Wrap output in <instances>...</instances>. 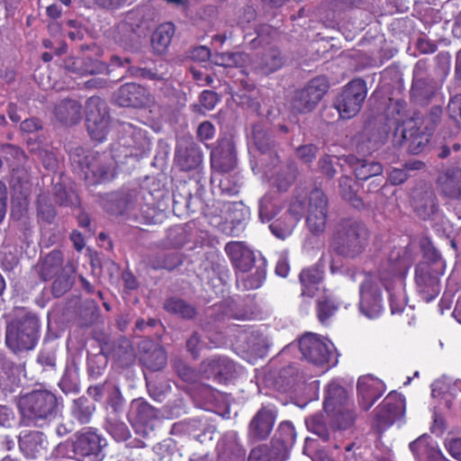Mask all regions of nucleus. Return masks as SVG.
Masks as SVG:
<instances>
[{"mask_svg": "<svg viewBox=\"0 0 461 461\" xmlns=\"http://www.w3.org/2000/svg\"><path fill=\"white\" fill-rule=\"evenodd\" d=\"M320 167L322 172L329 177H333L336 171L332 167L331 158L326 156L320 160Z\"/></svg>", "mask_w": 461, "mask_h": 461, "instance_id": "64", "label": "nucleus"}, {"mask_svg": "<svg viewBox=\"0 0 461 461\" xmlns=\"http://www.w3.org/2000/svg\"><path fill=\"white\" fill-rule=\"evenodd\" d=\"M274 423L273 411L267 408H261L249 423V437L253 440L265 439L270 434Z\"/></svg>", "mask_w": 461, "mask_h": 461, "instance_id": "24", "label": "nucleus"}, {"mask_svg": "<svg viewBox=\"0 0 461 461\" xmlns=\"http://www.w3.org/2000/svg\"><path fill=\"white\" fill-rule=\"evenodd\" d=\"M304 212V203L302 199L295 197L290 203L288 209V218L290 220H295V223L300 221Z\"/></svg>", "mask_w": 461, "mask_h": 461, "instance_id": "52", "label": "nucleus"}, {"mask_svg": "<svg viewBox=\"0 0 461 461\" xmlns=\"http://www.w3.org/2000/svg\"><path fill=\"white\" fill-rule=\"evenodd\" d=\"M402 138L409 141V149L413 153H420L429 143V136L418 130L403 131Z\"/></svg>", "mask_w": 461, "mask_h": 461, "instance_id": "39", "label": "nucleus"}, {"mask_svg": "<svg viewBox=\"0 0 461 461\" xmlns=\"http://www.w3.org/2000/svg\"><path fill=\"white\" fill-rule=\"evenodd\" d=\"M82 67L79 68L82 74H95L105 69V66L93 59L87 58L80 61Z\"/></svg>", "mask_w": 461, "mask_h": 461, "instance_id": "53", "label": "nucleus"}, {"mask_svg": "<svg viewBox=\"0 0 461 461\" xmlns=\"http://www.w3.org/2000/svg\"><path fill=\"white\" fill-rule=\"evenodd\" d=\"M329 88L328 81L325 77H318L312 79L308 85L302 89V96L309 97L303 104H296L295 111L299 113L310 112L320 102Z\"/></svg>", "mask_w": 461, "mask_h": 461, "instance_id": "20", "label": "nucleus"}, {"mask_svg": "<svg viewBox=\"0 0 461 461\" xmlns=\"http://www.w3.org/2000/svg\"><path fill=\"white\" fill-rule=\"evenodd\" d=\"M84 175L90 184H100L112 180L115 176L114 161L112 158L107 160L101 158H93L87 163Z\"/></svg>", "mask_w": 461, "mask_h": 461, "instance_id": "22", "label": "nucleus"}, {"mask_svg": "<svg viewBox=\"0 0 461 461\" xmlns=\"http://www.w3.org/2000/svg\"><path fill=\"white\" fill-rule=\"evenodd\" d=\"M317 148L313 145H303L297 149V157L304 163L311 162L316 155Z\"/></svg>", "mask_w": 461, "mask_h": 461, "instance_id": "55", "label": "nucleus"}, {"mask_svg": "<svg viewBox=\"0 0 461 461\" xmlns=\"http://www.w3.org/2000/svg\"><path fill=\"white\" fill-rule=\"evenodd\" d=\"M177 373L185 382L193 383L198 378V374L193 368L185 365L178 366Z\"/></svg>", "mask_w": 461, "mask_h": 461, "instance_id": "61", "label": "nucleus"}, {"mask_svg": "<svg viewBox=\"0 0 461 461\" xmlns=\"http://www.w3.org/2000/svg\"><path fill=\"white\" fill-rule=\"evenodd\" d=\"M106 445L104 438L90 429L77 434L73 442L59 444L54 455L57 457L74 458L77 461H101L103 448Z\"/></svg>", "mask_w": 461, "mask_h": 461, "instance_id": "3", "label": "nucleus"}, {"mask_svg": "<svg viewBox=\"0 0 461 461\" xmlns=\"http://www.w3.org/2000/svg\"><path fill=\"white\" fill-rule=\"evenodd\" d=\"M435 89L434 85L415 77L411 87V95L417 100L428 101L434 95Z\"/></svg>", "mask_w": 461, "mask_h": 461, "instance_id": "44", "label": "nucleus"}, {"mask_svg": "<svg viewBox=\"0 0 461 461\" xmlns=\"http://www.w3.org/2000/svg\"><path fill=\"white\" fill-rule=\"evenodd\" d=\"M117 30L119 33L123 32L125 34L119 38V41L122 43L127 44L129 41L133 40L135 32L127 22L121 23L118 25Z\"/></svg>", "mask_w": 461, "mask_h": 461, "instance_id": "59", "label": "nucleus"}, {"mask_svg": "<svg viewBox=\"0 0 461 461\" xmlns=\"http://www.w3.org/2000/svg\"><path fill=\"white\" fill-rule=\"evenodd\" d=\"M384 392V382L372 375L362 376L357 381L358 402L365 411L371 408Z\"/></svg>", "mask_w": 461, "mask_h": 461, "instance_id": "18", "label": "nucleus"}, {"mask_svg": "<svg viewBox=\"0 0 461 461\" xmlns=\"http://www.w3.org/2000/svg\"><path fill=\"white\" fill-rule=\"evenodd\" d=\"M328 216V202L323 192L315 189L309 196L306 224L313 234L324 231Z\"/></svg>", "mask_w": 461, "mask_h": 461, "instance_id": "12", "label": "nucleus"}, {"mask_svg": "<svg viewBox=\"0 0 461 461\" xmlns=\"http://www.w3.org/2000/svg\"><path fill=\"white\" fill-rule=\"evenodd\" d=\"M181 263V258L175 253L162 254L150 260V266L154 269L165 268L172 270Z\"/></svg>", "mask_w": 461, "mask_h": 461, "instance_id": "47", "label": "nucleus"}, {"mask_svg": "<svg viewBox=\"0 0 461 461\" xmlns=\"http://www.w3.org/2000/svg\"><path fill=\"white\" fill-rule=\"evenodd\" d=\"M299 279L302 285L301 296L303 298L306 306H308L310 300L318 290V285L322 279V273L316 267L304 268L300 273Z\"/></svg>", "mask_w": 461, "mask_h": 461, "instance_id": "25", "label": "nucleus"}, {"mask_svg": "<svg viewBox=\"0 0 461 461\" xmlns=\"http://www.w3.org/2000/svg\"><path fill=\"white\" fill-rule=\"evenodd\" d=\"M244 339L247 340L246 349L257 357H263L267 349V339L258 331H252L250 334H244Z\"/></svg>", "mask_w": 461, "mask_h": 461, "instance_id": "36", "label": "nucleus"}, {"mask_svg": "<svg viewBox=\"0 0 461 461\" xmlns=\"http://www.w3.org/2000/svg\"><path fill=\"white\" fill-rule=\"evenodd\" d=\"M197 134L202 140H210L214 135V127L211 122H203L199 125Z\"/></svg>", "mask_w": 461, "mask_h": 461, "instance_id": "60", "label": "nucleus"}, {"mask_svg": "<svg viewBox=\"0 0 461 461\" xmlns=\"http://www.w3.org/2000/svg\"><path fill=\"white\" fill-rule=\"evenodd\" d=\"M408 177L405 168H393L389 173L388 179L392 185H396L404 183Z\"/></svg>", "mask_w": 461, "mask_h": 461, "instance_id": "58", "label": "nucleus"}, {"mask_svg": "<svg viewBox=\"0 0 461 461\" xmlns=\"http://www.w3.org/2000/svg\"><path fill=\"white\" fill-rule=\"evenodd\" d=\"M143 361L148 368L157 371L166 365L167 355L163 348L155 347L151 353L143 357Z\"/></svg>", "mask_w": 461, "mask_h": 461, "instance_id": "46", "label": "nucleus"}, {"mask_svg": "<svg viewBox=\"0 0 461 461\" xmlns=\"http://www.w3.org/2000/svg\"><path fill=\"white\" fill-rule=\"evenodd\" d=\"M199 373L203 377L221 382L234 375L236 366L225 357L212 356L202 363Z\"/></svg>", "mask_w": 461, "mask_h": 461, "instance_id": "15", "label": "nucleus"}, {"mask_svg": "<svg viewBox=\"0 0 461 461\" xmlns=\"http://www.w3.org/2000/svg\"><path fill=\"white\" fill-rule=\"evenodd\" d=\"M354 181L348 176H341L339 179V188L344 199L352 201L355 198L353 187Z\"/></svg>", "mask_w": 461, "mask_h": 461, "instance_id": "54", "label": "nucleus"}, {"mask_svg": "<svg viewBox=\"0 0 461 461\" xmlns=\"http://www.w3.org/2000/svg\"><path fill=\"white\" fill-rule=\"evenodd\" d=\"M225 252L237 269V284L245 290L261 286L266 276L263 267H255L253 251L243 242L230 241L225 246Z\"/></svg>", "mask_w": 461, "mask_h": 461, "instance_id": "2", "label": "nucleus"}, {"mask_svg": "<svg viewBox=\"0 0 461 461\" xmlns=\"http://www.w3.org/2000/svg\"><path fill=\"white\" fill-rule=\"evenodd\" d=\"M19 406L23 417L38 422L55 412L57 399L48 391H36L24 396L20 401Z\"/></svg>", "mask_w": 461, "mask_h": 461, "instance_id": "8", "label": "nucleus"}, {"mask_svg": "<svg viewBox=\"0 0 461 461\" xmlns=\"http://www.w3.org/2000/svg\"><path fill=\"white\" fill-rule=\"evenodd\" d=\"M63 263L62 253L53 250L49 253L40 264V275L43 280H50L60 272Z\"/></svg>", "mask_w": 461, "mask_h": 461, "instance_id": "29", "label": "nucleus"}, {"mask_svg": "<svg viewBox=\"0 0 461 461\" xmlns=\"http://www.w3.org/2000/svg\"><path fill=\"white\" fill-rule=\"evenodd\" d=\"M108 114L105 103L91 97L86 103V127L92 139L103 141L108 132Z\"/></svg>", "mask_w": 461, "mask_h": 461, "instance_id": "11", "label": "nucleus"}, {"mask_svg": "<svg viewBox=\"0 0 461 461\" xmlns=\"http://www.w3.org/2000/svg\"><path fill=\"white\" fill-rule=\"evenodd\" d=\"M326 416H332V413H317L305 420L308 429L324 440H327L330 435Z\"/></svg>", "mask_w": 461, "mask_h": 461, "instance_id": "35", "label": "nucleus"}, {"mask_svg": "<svg viewBox=\"0 0 461 461\" xmlns=\"http://www.w3.org/2000/svg\"><path fill=\"white\" fill-rule=\"evenodd\" d=\"M278 212L277 203L272 195L266 194L259 201V218L262 222L269 221Z\"/></svg>", "mask_w": 461, "mask_h": 461, "instance_id": "45", "label": "nucleus"}, {"mask_svg": "<svg viewBox=\"0 0 461 461\" xmlns=\"http://www.w3.org/2000/svg\"><path fill=\"white\" fill-rule=\"evenodd\" d=\"M252 137L254 144L262 153L267 152L271 147L269 135L265 131L261 125H255L252 129Z\"/></svg>", "mask_w": 461, "mask_h": 461, "instance_id": "49", "label": "nucleus"}, {"mask_svg": "<svg viewBox=\"0 0 461 461\" xmlns=\"http://www.w3.org/2000/svg\"><path fill=\"white\" fill-rule=\"evenodd\" d=\"M367 89L366 82L362 79L350 81L338 96L335 106L343 119L354 117L361 109L366 97Z\"/></svg>", "mask_w": 461, "mask_h": 461, "instance_id": "9", "label": "nucleus"}, {"mask_svg": "<svg viewBox=\"0 0 461 461\" xmlns=\"http://www.w3.org/2000/svg\"><path fill=\"white\" fill-rule=\"evenodd\" d=\"M95 411V406L85 399L74 402L73 415L81 422L87 423Z\"/></svg>", "mask_w": 461, "mask_h": 461, "instance_id": "48", "label": "nucleus"}, {"mask_svg": "<svg viewBox=\"0 0 461 461\" xmlns=\"http://www.w3.org/2000/svg\"><path fill=\"white\" fill-rule=\"evenodd\" d=\"M201 104L207 110H212L214 108L215 104L218 102L217 94L213 91L204 90L202 92L200 95Z\"/></svg>", "mask_w": 461, "mask_h": 461, "instance_id": "56", "label": "nucleus"}, {"mask_svg": "<svg viewBox=\"0 0 461 461\" xmlns=\"http://www.w3.org/2000/svg\"><path fill=\"white\" fill-rule=\"evenodd\" d=\"M299 348L303 357L317 366L338 362V354L334 344L328 339L315 333H306L299 339Z\"/></svg>", "mask_w": 461, "mask_h": 461, "instance_id": "7", "label": "nucleus"}, {"mask_svg": "<svg viewBox=\"0 0 461 461\" xmlns=\"http://www.w3.org/2000/svg\"><path fill=\"white\" fill-rule=\"evenodd\" d=\"M284 64L279 50H270L262 58L257 67L265 74H269L279 69Z\"/></svg>", "mask_w": 461, "mask_h": 461, "instance_id": "37", "label": "nucleus"}, {"mask_svg": "<svg viewBox=\"0 0 461 461\" xmlns=\"http://www.w3.org/2000/svg\"><path fill=\"white\" fill-rule=\"evenodd\" d=\"M441 190L446 196L461 199V174L446 176L441 181Z\"/></svg>", "mask_w": 461, "mask_h": 461, "instance_id": "43", "label": "nucleus"}, {"mask_svg": "<svg viewBox=\"0 0 461 461\" xmlns=\"http://www.w3.org/2000/svg\"><path fill=\"white\" fill-rule=\"evenodd\" d=\"M212 167L221 172H229L236 165L233 142L230 139L221 140L211 154Z\"/></svg>", "mask_w": 461, "mask_h": 461, "instance_id": "19", "label": "nucleus"}, {"mask_svg": "<svg viewBox=\"0 0 461 461\" xmlns=\"http://www.w3.org/2000/svg\"><path fill=\"white\" fill-rule=\"evenodd\" d=\"M39 322L34 317L11 321L6 328L5 343L14 352L32 349L38 339Z\"/></svg>", "mask_w": 461, "mask_h": 461, "instance_id": "6", "label": "nucleus"}, {"mask_svg": "<svg viewBox=\"0 0 461 461\" xmlns=\"http://www.w3.org/2000/svg\"><path fill=\"white\" fill-rule=\"evenodd\" d=\"M405 412V399L395 392H391L374 410L372 424L379 430L392 426Z\"/></svg>", "mask_w": 461, "mask_h": 461, "instance_id": "10", "label": "nucleus"}, {"mask_svg": "<svg viewBox=\"0 0 461 461\" xmlns=\"http://www.w3.org/2000/svg\"><path fill=\"white\" fill-rule=\"evenodd\" d=\"M415 280L418 293L424 302L429 303L439 294V273L433 266L419 264L415 270Z\"/></svg>", "mask_w": 461, "mask_h": 461, "instance_id": "13", "label": "nucleus"}, {"mask_svg": "<svg viewBox=\"0 0 461 461\" xmlns=\"http://www.w3.org/2000/svg\"><path fill=\"white\" fill-rule=\"evenodd\" d=\"M329 88L328 81L325 77H318L312 79L308 85L302 89V96L309 97L303 104H296L295 111L299 113L310 112L320 102Z\"/></svg>", "mask_w": 461, "mask_h": 461, "instance_id": "21", "label": "nucleus"}, {"mask_svg": "<svg viewBox=\"0 0 461 461\" xmlns=\"http://www.w3.org/2000/svg\"><path fill=\"white\" fill-rule=\"evenodd\" d=\"M248 59V57L244 53L240 52H222L215 55L214 63L221 67H242Z\"/></svg>", "mask_w": 461, "mask_h": 461, "instance_id": "41", "label": "nucleus"}, {"mask_svg": "<svg viewBox=\"0 0 461 461\" xmlns=\"http://www.w3.org/2000/svg\"><path fill=\"white\" fill-rule=\"evenodd\" d=\"M175 162L183 171L194 170L201 165V150L191 137L183 136L177 140Z\"/></svg>", "mask_w": 461, "mask_h": 461, "instance_id": "14", "label": "nucleus"}, {"mask_svg": "<svg viewBox=\"0 0 461 461\" xmlns=\"http://www.w3.org/2000/svg\"><path fill=\"white\" fill-rule=\"evenodd\" d=\"M381 285H384L389 294L392 314L402 312L406 306L404 282L400 276L393 274L387 278L384 274L365 275L359 289V309L369 319L377 318L384 310Z\"/></svg>", "mask_w": 461, "mask_h": 461, "instance_id": "1", "label": "nucleus"}, {"mask_svg": "<svg viewBox=\"0 0 461 461\" xmlns=\"http://www.w3.org/2000/svg\"><path fill=\"white\" fill-rule=\"evenodd\" d=\"M295 226V220H290L285 215L271 223L269 229L276 238L285 240L292 234Z\"/></svg>", "mask_w": 461, "mask_h": 461, "instance_id": "40", "label": "nucleus"}, {"mask_svg": "<svg viewBox=\"0 0 461 461\" xmlns=\"http://www.w3.org/2000/svg\"><path fill=\"white\" fill-rule=\"evenodd\" d=\"M175 33V27L170 23L160 24L153 32L151 45L155 52L162 54L169 46Z\"/></svg>", "mask_w": 461, "mask_h": 461, "instance_id": "30", "label": "nucleus"}, {"mask_svg": "<svg viewBox=\"0 0 461 461\" xmlns=\"http://www.w3.org/2000/svg\"><path fill=\"white\" fill-rule=\"evenodd\" d=\"M165 309L172 313L178 314L183 318H193L195 310L191 305L185 303V301L177 298H170L165 303Z\"/></svg>", "mask_w": 461, "mask_h": 461, "instance_id": "42", "label": "nucleus"}, {"mask_svg": "<svg viewBox=\"0 0 461 461\" xmlns=\"http://www.w3.org/2000/svg\"><path fill=\"white\" fill-rule=\"evenodd\" d=\"M283 445H261L250 451L249 461H283Z\"/></svg>", "mask_w": 461, "mask_h": 461, "instance_id": "33", "label": "nucleus"}, {"mask_svg": "<svg viewBox=\"0 0 461 461\" xmlns=\"http://www.w3.org/2000/svg\"><path fill=\"white\" fill-rule=\"evenodd\" d=\"M323 408L327 414L332 413L333 425L338 429H348L355 422L357 416L353 405L348 402V393L337 382L328 384Z\"/></svg>", "mask_w": 461, "mask_h": 461, "instance_id": "4", "label": "nucleus"}, {"mask_svg": "<svg viewBox=\"0 0 461 461\" xmlns=\"http://www.w3.org/2000/svg\"><path fill=\"white\" fill-rule=\"evenodd\" d=\"M105 429L116 441H124L128 439L131 435L127 425L124 422L118 420L115 416H110L107 418Z\"/></svg>", "mask_w": 461, "mask_h": 461, "instance_id": "38", "label": "nucleus"}, {"mask_svg": "<svg viewBox=\"0 0 461 461\" xmlns=\"http://www.w3.org/2000/svg\"><path fill=\"white\" fill-rule=\"evenodd\" d=\"M114 100L121 106L140 107L148 105L151 102V96L145 87L129 83L118 89Z\"/></svg>", "mask_w": 461, "mask_h": 461, "instance_id": "17", "label": "nucleus"}, {"mask_svg": "<svg viewBox=\"0 0 461 461\" xmlns=\"http://www.w3.org/2000/svg\"><path fill=\"white\" fill-rule=\"evenodd\" d=\"M187 349L191 352V354L196 357L198 355V351L201 348V341L200 337L197 333H194L186 342Z\"/></svg>", "mask_w": 461, "mask_h": 461, "instance_id": "63", "label": "nucleus"}, {"mask_svg": "<svg viewBox=\"0 0 461 461\" xmlns=\"http://www.w3.org/2000/svg\"><path fill=\"white\" fill-rule=\"evenodd\" d=\"M44 437L40 431H23L19 437V447L23 454L31 458L44 448Z\"/></svg>", "mask_w": 461, "mask_h": 461, "instance_id": "27", "label": "nucleus"}, {"mask_svg": "<svg viewBox=\"0 0 461 461\" xmlns=\"http://www.w3.org/2000/svg\"><path fill=\"white\" fill-rule=\"evenodd\" d=\"M445 447L454 458L461 461V438L447 440Z\"/></svg>", "mask_w": 461, "mask_h": 461, "instance_id": "57", "label": "nucleus"}, {"mask_svg": "<svg viewBox=\"0 0 461 461\" xmlns=\"http://www.w3.org/2000/svg\"><path fill=\"white\" fill-rule=\"evenodd\" d=\"M352 165L356 177L359 180H367L372 176H379L383 172L382 165L375 161L359 159Z\"/></svg>", "mask_w": 461, "mask_h": 461, "instance_id": "34", "label": "nucleus"}, {"mask_svg": "<svg viewBox=\"0 0 461 461\" xmlns=\"http://www.w3.org/2000/svg\"><path fill=\"white\" fill-rule=\"evenodd\" d=\"M337 309L338 306L330 300H320L317 307V313L320 321L325 323V321L335 313Z\"/></svg>", "mask_w": 461, "mask_h": 461, "instance_id": "50", "label": "nucleus"}, {"mask_svg": "<svg viewBox=\"0 0 461 461\" xmlns=\"http://www.w3.org/2000/svg\"><path fill=\"white\" fill-rule=\"evenodd\" d=\"M130 417L137 422L146 424L158 416V411L143 399H135L131 403Z\"/></svg>", "mask_w": 461, "mask_h": 461, "instance_id": "32", "label": "nucleus"}, {"mask_svg": "<svg viewBox=\"0 0 461 461\" xmlns=\"http://www.w3.org/2000/svg\"><path fill=\"white\" fill-rule=\"evenodd\" d=\"M218 455L221 458H233L243 456L245 454L244 449L239 441V437L236 431L227 432L217 444Z\"/></svg>", "mask_w": 461, "mask_h": 461, "instance_id": "26", "label": "nucleus"}, {"mask_svg": "<svg viewBox=\"0 0 461 461\" xmlns=\"http://www.w3.org/2000/svg\"><path fill=\"white\" fill-rule=\"evenodd\" d=\"M218 208L221 210L220 218L231 223H240L245 221L249 216V208L242 203L235 202H217Z\"/></svg>", "mask_w": 461, "mask_h": 461, "instance_id": "28", "label": "nucleus"}, {"mask_svg": "<svg viewBox=\"0 0 461 461\" xmlns=\"http://www.w3.org/2000/svg\"><path fill=\"white\" fill-rule=\"evenodd\" d=\"M290 270L289 263L287 257L285 255H281L278 258V260L276 262V273L279 276L285 277L287 276Z\"/></svg>", "mask_w": 461, "mask_h": 461, "instance_id": "62", "label": "nucleus"}, {"mask_svg": "<svg viewBox=\"0 0 461 461\" xmlns=\"http://www.w3.org/2000/svg\"><path fill=\"white\" fill-rule=\"evenodd\" d=\"M411 203L417 215L423 220L430 218L438 208L435 194L427 184H420L412 190Z\"/></svg>", "mask_w": 461, "mask_h": 461, "instance_id": "16", "label": "nucleus"}, {"mask_svg": "<svg viewBox=\"0 0 461 461\" xmlns=\"http://www.w3.org/2000/svg\"><path fill=\"white\" fill-rule=\"evenodd\" d=\"M449 118L461 128V95H456L452 97L447 105Z\"/></svg>", "mask_w": 461, "mask_h": 461, "instance_id": "51", "label": "nucleus"}, {"mask_svg": "<svg viewBox=\"0 0 461 461\" xmlns=\"http://www.w3.org/2000/svg\"><path fill=\"white\" fill-rule=\"evenodd\" d=\"M368 231L366 227L352 220L342 221L332 240V247L339 254L355 257L367 245Z\"/></svg>", "mask_w": 461, "mask_h": 461, "instance_id": "5", "label": "nucleus"}, {"mask_svg": "<svg viewBox=\"0 0 461 461\" xmlns=\"http://www.w3.org/2000/svg\"><path fill=\"white\" fill-rule=\"evenodd\" d=\"M56 117L66 124H75L81 117V106L76 101H63L55 108Z\"/></svg>", "mask_w": 461, "mask_h": 461, "instance_id": "31", "label": "nucleus"}, {"mask_svg": "<svg viewBox=\"0 0 461 461\" xmlns=\"http://www.w3.org/2000/svg\"><path fill=\"white\" fill-rule=\"evenodd\" d=\"M410 449L419 461H447L438 446L426 435L410 443Z\"/></svg>", "mask_w": 461, "mask_h": 461, "instance_id": "23", "label": "nucleus"}]
</instances>
